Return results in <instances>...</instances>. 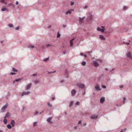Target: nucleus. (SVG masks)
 I'll return each instance as SVG.
<instances>
[{
  "instance_id": "1",
  "label": "nucleus",
  "mask_w": 132,
  "mask_h": 132,
  "mask_svg": "<svg viewBox=\"0 0 132 132\" xmlns=\"http://www.w3.org/2000/svg\"><path fill=\"white\" fill-rule=\"evenodd\" d=\"M8 103H6V104L2 108L1 110V112L2 113L4 112L5 111L6 109L8 107Z\"/></svg>"
},
{
  "instance_id": "2",
  "label": "nucleus",
  "mask_w": 132,
  "mask_h": 132,
  "mask_svg": "<svg viewBox=\"0 0 132 132\" xmlns=\"http://www.w3.org/2000/svg\"><path fill=\"white\" fill-rule=\"evenodd\" d=\"M101 28L98 27L97 28V30L98 31H100L103 32L104 31V27L103 26L101 27Z\"/></svg>"
},
{
  "instance_id": "3",
  "label": "nucleus",
  "mask_w": 132,
  "mask_h": 132,
  "mask_svg": "<svg viewBox=\"0 0 132 132\" xmlns=\"http://www.w3.org/2000/svg\"><path fill=\"white\" fill-rule=\"evenodd\" d=\"M30 93V92L29 91H28L27 92H23L21 94V96H23L24 95H28Z\"/></svg>"
},
{
  "instance_id": "4",
  "label": "nucleus",
  "mask_w": 132,
  "mask_h": 132,
  "mask_svg": "<svg viewBox=\"0 0 132 132\" xmlns=\"http://www.w3.org/2000/svg\"><path fill=\"white\" fill-rule=\"evenodd\" d=\"M77 86L79 88H83L85 87V85L83 84H78Z\"/></svg>"
},
{
  "instance_id": "5",
  "label": "nucleus",
  "mask_w": 132,
  "mask_h": 132,
  "mask_svg": "<svg viewBox=\"0 0 132 132\" xmlns=\"http://www.w3.org/2000/svg\"><path fill=\"white\" fill-rule=\"evenodd\" d=\"M95 90L97 91H99L101 90L99 86L98 85L95 86Z\"/></svg>"
},
{
  "instance_id": "6",
  "label": "nucleus",
  "mask_w": 132,
  "mask_h": 132,
  "mask_svg": "<svg viewBox=\"0 0 132 132\" xmlns=\"http://www.w3.org/2000/svg\"><path fill=\"white\" fill-rule=\"evenodd\" d=\"M88 19L90 20H93V16L92 14L90 13H89L88 16Z\"/></svg>"
},
{
  "instance_id": "7",
  "label": "nucleus",
  "mask_w": 132,
  "mask_h": 132,
  "mask_svg": "<svg viewBox=\"0 0 132 132\" xmlns=\"http://www.w3.org/2000/svg\"><path fill=\"white\" fill-rule=\"evenodd\" d=\"M76 91L74 89H73L71 91V94L72 96H74L76 94Z\"/></svg>"
},
{
  "instance_id": "8",
  "label": "nucleus",
  "mask_w": 132,
  "mask_h": 132,
  "mask_svg": "<svg viewBox=\"0 0 132 132\" xmlns=\"http://www.w3.org/2000/svg\"><path fill=\"white\" fill-rule=\"evenodd\" d=\"M85 18V16H84L82 18L79 17V22H80L81 23L82 22L83 20Z\"/></svg>"
},
{
  "instance_id": "9",
  "label": "nucleus",
  "mask_w": 132,
  "mask_h": 132,
  "mask_svg": "<svg viewBox=\"0 0 132 132\" xmlns=\"http://www.w3.org/2000/svg\"><path fill=\"white\" fill-rule=\"evenodd\" d=\"M31 85L32 84H29V85H28L27 86V87L26 88L25 90H29L30 88Z\"/></svg>"
},
{
  "instance_id": "10",
  "label": "nucleus",
  "mask_w": 132,
  "mask_h": 132,
  "mask_svg": "<svg viewBox=\"0 0 132 132\" xmlns=\"http://www.w3.org/2000/svg\"><path fill=\"white\" fill-rule=\"evenodd\" d=\"M11 124L12 125V127H14L15 124V121L14 120H12L11 121Z\"/></svg>"
},
{
  "instance_id": "11",
  "label": "nucleus",
  "mask_w": 132,
  "mask_h": 132,
  "mask_svg": "<svg viewBox=\"0 0 132 132\" xmlns=\"http://www.w3.org/2000/svg\"><path fill=\"white\" fill-rule=\"evenodd\" d=\"M75 39L74 38H73L70 41V46H72L73 45V41Z\"/></svg>"
},
{
  "instance_id": "12",
  "label": "nucleus",
  "mask_w": 132,
  "mask_h": 132,
  "mask_svg": "<svg viewBox=\"0 0 132 132\" xmlns=\"http://www.w3.org/2000/svg\"><path fill=\"white\" fill-rule=\"evenodd\" d=\"M93 64L94 66L95 67H98L99 65L98 63L96 61L93 62Z\"/></svg>"
},
{
  "instance_id": "13",
  "label": "nucleus",
  "mask_w": 132,
  "mask_h": 132,
  "mask_svg": "<svg viewBox=\"0 0 132 132\" xmlns=\"http://www.w3.org/2000/svg\"><path fill=\"white\" fill-rule=\"evenodd\" d=\"M105 98L104 97H102L100 99V102L103 103L105 101Z\"/></svg>"
},
{
  "instance_id": "14",
  "label": "nucleus",
  "mask_w": 132,
  "mask_h": 132,
  "mask_svg": "<svg viewBox=\"0 0 132 132\" xmlns=\"http://www.w3.org/2000/svg\"><path fill=\"white\" fill-rule=\"evenodd\" d=\"M9 10V9H8L7 8H5V7H3L2 9H1V10L2 11H8Z\"/></svg>"
},
{
  "instance_id": "15",
  "label": "nucleus",
  "mask_w": 132,
  "mask_h": 132,
  "mask_svg": "<svg viewBox=\"0 0 132 132\" xmlns=\"http://www.w3.org/2000/svg\"><path fill=\"white\" fill-rule=\"evenodd\" d=\"M127 57L131 59H132L131 53L130 52H128L127 54Z\"/></svg>"
},
{
  "instance_id": "16",
  "label": "nucleus",
  "mask_w": 132,
  "mask_h": 132,
  "mask_svg": "<svg viewBox=\"0 0 132 132\" xmlns=\"http://www.w3.org/2000/svg\"><path fill=\"white\" fill-rule=\"evenodd\" d=\"M99 37L102 40H103L105 39V38L102 35H99Z\"/></svg>"
},
{
  "instance_id": "17",
  "label": "nucleus",
  "mask_w": 132,
  "mask_h": 132,
  "mask_svg": "<svg viewBox=\"0 0 132 132\" xmlns=\"http://www.w3.org/2000/svg\"><path fill=\"white\" fill-rule=\"evenodd\" d=\"M98 117V116H92L90 118L91 119H94L95 118H97Z\"/></svg>"
},
{
  "instance_id": "18",
  "label": "nucleus",
  "mask_w": 132,
  "mask_h": 132,
  "mask_svg": "<svg viewBox=\"0 0 132 132\" xmlns=\"http://www.w3.org/2000/svg\"><path fill=\"white\" fill-rule=\"evenodd\" d=\"M126 98L125 97H124L123 98V104H125L126 103Z\"/></svg>"
},
{
  "instance_id": "19",
  "label": "nucleus",
  "mask_w": 132,
  "mask_h": 132,
  "mask_svg": "<svg viewBox=\"0 0 132 132\" xmlns=\"http://www.w3.org/2000/svg\"><path fill=\"white\" fill-rule=\"evenodd\" d=\"M71 13V12L70 11H68L65 13V14L68 15V14H70Z\"/></svg>"
},
{
  "instance_id": "20",
  "label": "nucleus",
  "mask_w": 132,
  "mask_h": 132,
  "mask_svg": "<svg viewBox=\"0 0 132 132\" xmlns=\"http://www.w3.org/2000/svg\"><path fill=\"white\" fill-rule=\"evenodd\" d=\"M52 119V118L51 117H49L47 118V121L49 122H50Z\"/></svg>"
},
{
  "instance_id": "21",
  "label": "nucleus",
  "mask_w": 132,
  "mask_h": 132,
  "mask_svg": "<svg viewBox=\"0 0 132 132\" xmlns=\"http://www.w3.org/2000/svg\"><path fill=\"white\" fill-rule=\"evenodd\" d=\"M12 71L14 72H18L17 70L14 68H12Z\"/></svg>"
},
{
  "instance_id": "22",
  "label": "nucleus",
  "mask_w": 132,
  "mask_h": 132,
  "mask_svg": "<svg viewBox=\"0 0 132 132\" xmlns=\"http://www.w3.org/2000/svg\"><path fill=\"white\" fill-rule=\"evenodd\" d=\"M65 74L67 76H68V71L67 70H66L65 71Z\"/></svg>"
},
{
  "instance_id": "23",
  "label": "nucleus",
  "mask_w": 132,
  "mask_h": 132,
  "mask_svg": "<svg viewBox=\"0 0 132 132\" xmlns=\"http://www.w3.org/2000/svg\"><path fill=\"white\" fill-rule=\"evenodd\" d=\"M7 127L8 129H10L12 128V127L10 124H8L7 125Z\"/></svg>"
},
{
  "instance_id": "24",
  "label": "nucleus",
  "mask_w": 132,
  "mask_h": 132,
  "mask_svg": "<svg viewBox=\"0 0 132 132\" xmlns=\"http://www.w3.org/2000/svg\"><path fill=\"white\" fill-rule=\"evenodd\" d=\"M5 116L7 117H10V113L9 112H7Z\"/></svg>"
},
{
  "instance_id": "25",
  "label": "nucleus",
  "mask_w": 132,
  "mask_h": 132,
  "mask_svg": "<svg viewBox=\"0 0 132 132\" xmlns=\"http://www.w3.org/2000/svg\"><path fill=\"white\" fill-rule=\"evenodd\" d=\"M86 62L85 61H83L81 63V65L82 66H85L86 64Z\"/></svg>"
},
{
  "instance_id": "26",
  "label": "nucleus",
  "mask_w": 132,
  "mask_h": 132,
  "mask_svg": "<svg viewBox=\"0 0 132 132\" xmlns=\"http://www.w3.org/2000/svg\"><path fill=\"white\" fill-rule=\"evenodd\" d=\"M3 121L5 124L7 123V121L6 119H4Z\"/></svg>"
},
{
  "instance_id": "27",
  "label": "nucleus",
  "mask_w": 132,
  "mask_h": 132,
  "mask_svg": "<svg viewBox=\"0 0 132 132\" xmlns=\"http://www.w3.org/2000/svg\"><path fill=\"white\" fill-rule=\"evenodd\" d=\"M28 47L29 48H35V47L33 45H30L28 46Z\"/></svg>"
},
{
  "instance_id": "28",
  "label": "nucleus",
  "mask_w": 132,
  "mask_h": 132,
  "mask_svg": "<svg viewBox=\"0 0 132 132\" xmlns=\"http://www.w3.org/2000/svg\"><path fill=\"white\" fill-rule=\"evenodd\" d=\"M80 55L81 56H84L86 58L87 57V56L85 55H84L83 53H81L80 54Z\"/></svg>"
},
{
  "instance_id": "29",
  "label": "nucleus",
  "mask_w": 132,
  "mask_h": 132,
  "mask_svg": "<svg viewBox=\"0 0 132 132\" xmlns=\"http://www.w3.org/2000/svg\"><path fill=\"white\" fill-rule=\"evenodd\" d=\"M8 26L9 27H13V25L12 24L10 23L8 25Z\"/></svg>"
},
{
  "instance_id": "30",
  "label": "nucleus",
  "mask_w": 132,
  "mask_h": 132,
  "mask_svg": "<svg viewBox=\"0 0 132 132\" xmlns=\"http://www.w3.org/2000/svg\"><path fill=\"white\" fill-rule=\"evenodd\" d=\"M37 122H34L33 123V126L34 127H35V126H37Z\"/></svg>"
},
{
  "instance_id": "31",
  "label": "nucleus",
  "mask_w": 132,
  "mask_h": 132,
  "mask_svg": "<svg viewBox=\"0 0 132 132\" xmlns=\"http://www.w3.org/2000/svg\"><path fill=\"white\" fill-rule=\"evenodd\" d=\"M73 103V101H72L70 102V104L69 105L70 107H71L72 106Z\"/></svg>"
},
{
  "instance_id": "32",
  "label": "nucleus",
  "mask_w": 132,
  "mask_h": 132,
  "mask_svg": "<svg viewBox=\"0 0 132 132\" xmlns=\"http://www.w3.org/2000/svg\"><path fill=\"white\" fill-rule=\"evenodd\" d=\"M10 5L12 6L13 8H14V7H15V5L13 4H9V6H10Z\"/></svg>"
},
{
  "instance_id": "33",
  "label": "nucleus",
  "mask_w": 132,
  "mask_h": 132,
  "mask_svg": "<svg viewBox=\"0 0 132 132\" xmlns=\"http://www.w3.org/2000/svg\"><path fill=\"white\" fill-rule=\"evenodd\" d=\"M52 45L50 44H47L46 45V47H51L52 46Z\"/></svg>"
},
{
  "instance_id": "34",
  "label": "nucleus",
  "mask_w": 132,
  "mask_h": 132,
  "mask_svg": "<svg viewBox=\"0 0 132 132\" xmlns=\"http://www.w3.org/2000/svg\"><path fill=\"white\" fill-rule=\"evenodd\" d=\"M60 35L59 34V32H58L57 33V37H59L60 36Z\"/></svg>"
},
{
  "instance_id": "35",
  "label": "nucleus",
  "mask_w": 132,
  "mask_h": 132,
  "mask_svg": "<svg viewBox=\"0 0 132 132\" xmlns=\"http://www.w3.org/2000/svg\"><path fill=\"white\" fill-rule=\"evenodd\" d=\"M79 104H80L79 102V101H77L76 102L75 104H76V105H79Z\"/></svg>"
},
{
  "instance_id": "36",
  "label": "nucleus",
  "mask_w": 132,
  "mask_h": 132,
  "mask_svg": "<svg viewBox=\"0 0 132 132\" xmlns=\"http://www.w3.org/2000/svg\"><path fill=\"white\" fill-rule=\"evenodd\" d=\"M49 59V57H48L46 59H44L43 61H47L48 60V59Z\"/></svg>"
},
{
  "instance_id": "37",
  "label": "nucleus",
  "mask_w": 132,
  "mask_h": 132,
  "mask_svg": "<svg viewBox=\"0 0 132 132\" xmlns=\"http://www.w3.org/2000/svg\"><path fill=\"white\" fill-rule=\"evenodd\" d=\"M55 72V71H54V72H51V71H50V72H49V71H48V74H50V73H54Z\"/></svg>"
},
{
  "instance_id": "38",
  "label": "nucleus",
  "mask_w": 132,
  "mask_h": 132,
  "mask_svg": "<svg viewBox=\"0 0 132 132\" xmlns=\"http://www.w3.org/2000/svg\"><path fill=\"white\" fill-rule=\"evenodd\" d=\"M21 79V78H19L18 79H16L15 80V81L16 82L18 81H19Z\"/></svg>"
},
{
  "instance_id": "39",
  "label": "nucleus",
  "mask_w": 132,
  "mask_h": 132,
  "mask_svg": "<svg viewBox=\"0 0 132 132\" xmlns=\"http://www.w3.org/2000/svg\"><path fill=\"white\" fill-rule=\"evenodd\" d=\"M19 29V27L18 26L15 28V29L16 30H18Z\"/></svg>"
},
{
  "instance_id": "40",
  "label": "nucleus",
  "mask_w": 132,
  "mask_h": 132,
  "mask_svg": "<svg viewBox=\"0 0 132 132\" xmlns=\"http://www.w3.org/2000/svg\"><path fill=\"white\" fill-rule=\"evenodd\" d=\"M92 53V51H90V52H88L87 53H85V54H89V53Z\"/></svg>"
},
{
  "instance_id": "41",
  "label": "nucleus",
  "mask_w": 132,
  "mask_h": 132,
  "mask_svg": "<svg viewBox=\"0 0 132 132\" xmlns=\"http://www.w3.org/2000/svg\"><path fill=\"white\" fill-rule=\"evenodd\" d=\"M123 88V85H121L120 86V88L121 89Z\"/></svg>"
},
{
  "instance_id": "42",
  "label": "nucleus",
  "mask_w": 132,
  "mask_h": 132,
  "mask_svg": "<svg viewBox=\"0 0 132 132\" xmlns=\"http://www.w3.org/2000/svg\"><path fill=\"white\" fill-rule=\"evenodd\" d=\"M5 0H0V2L1 3H4V1Z\"/></svg>"
},
{
  "instance_id": "43",
  "label": "nucleus",
  "mask_w": 132,
  "mask_h": 132,
  "mask_svg": "<svg viewBox=\"0 0 132 132\" xmlns=\"http://www.w3.org/2000/svg\"><path fill=\"white\" fill-rule=\"evenodd\" d=\"M37 73H34L33 74V75H31V76H36L37 75Z\"/></svg>"
},
{
  "instance_id": "44",
  "label": "nucleus",
  "mask_w": 132,
  "mask_h": 132,
  "mask_svg": "<svg viewBox=\"0 0 132 132\" xmlns=\"http://www.w3.org/2000/svg\"><path fill=\"white\" fill-rule=\"evenodd\" d=\"M74 4V2H71V5H73Z\"/></svg>"
},
{
  "instance_id": "45",
  "label": "nucleus",
  "mask_w": 132,
  "mask_h": 132,
  "mask_svg": "<svg viewBox=\"0 0 132 132\" xmlns=\"http://www.w3.org/2000/svg\"><path fill=\"white\" fill-rule=\"evenodd\" d=\"M48 105L50 107H51V105L50 104V103L48 102Z\"/></svg>"
},
{
  "instance_id": "46",
  "label": "nucleus",
  "mask_w": 132,
  "mask_h": 132,
  "mask_svg": "<svg viewBox=\"0 0 132 132\" xmlns=\"http://www.w3.org/2000/svg\"><path fill=\"white\" fill-rule=\"evenodd\" d=\"M35 82L36 84H38L39 82L38 80L35 81Z\"/></svg>"
},
{
  "instance_id": "47",
  "label": "nucleus",
  "mask_w": 132,
  "mask_h": 132,
  "mask_svg": "<svg viewBox=\"0 0 132 132\" xmlns=\"http://www.w3.org/2000/svg\"><path fill=\"white\" fill-rule=\"evenodd\" d=\"M64 81L63 80H62L60 81V82L61 83H62V84L64 83Z\"/></svg>"
},
{
  "instance_id": "48",
  "label": "nucleus",
  "mask_w": 132,
  "mask_h": 132,
  "mask_svg": "<svg viewBox=\"0 0 132 132\" xmlns=\"http://www.w3.org/2000/svg\"><path fill=\"white\" fill-rule=\"evenodd\" d=\"M123 43L125 44H126V45H129V43H125L124 42H123Z\"/></svg>"
},
{
  "instance_id": "49",
  "label": "nucleus",
  "mask_w": 132,
  "mask_h": 132,
  "mask_svg": "<svg viewBox=\"0 0 132 132\" xmlns=\"http://www.w3.org/2000/svg\"><path fill=\"white\" fill-rule=\"evenodd\" d=\"M102 87L103 88H106V86L105 85H102Z\"/></svg>"
},
{
  "instance_id": "50",
  "label": "nucleus",
  "mask_w": 132,
  "mask_h": 132,
  "mask_svg": "<svg viewBox=\"0 0 132 132\" xmlns=\"http://www.w3.org/2000/svg\"><path fill=\"white\" fill-rule=\"evenodd\" d=\"M11 74L12 75H15L16 74V73H13V72H11Z\"/></svg>"
},
{
  "instance_id": "51",
  "label": "nucleus",
  "mask_w": 132,
  "mask_h": 132,
  "mask_svg": "<svg viewBox=\"0 0 132 132\" xmlns=\"http://www.w3.org/2000/svg\"><path fill=\"white\" fill-rule=\"evenodd\" d=\"M52 100L53 101L55 100V98L54 97H52Z\"/></svg>"
},
{
  "instance_id": "52",
  "label": "nucleus",
  "mask_w": 132,
  "mask_h": 132,
  "mask_svg": "<svg viewBox=\"0 0 132 132\" xmlns=\"http://www.w3.org/2000/svg\"><path fill=\"white\" fill-rule=\"evenodd\" d=\"M88 6L87 5H85V9H87V8Z\"/></svg>"
},
{
  "instance_id": "53",
  "label": "nucleus",
  "mask_w": 132,
  "mask_h": 132,
  "mask_svg": "<svg viewBox=\"0 0 132 132\" xmlns=\"http://www.w3.org/2000/svg\"><path fill=\"white\" fill-rule=\"evenodd\" d=\"M18 4H19V2H18L16 1V3H15L16 4V5H18Z\"/></svg>"
},
{
  "instance_id": "54",
  "label": "nucleus",
  "mask_w": 132,
  "mask_h": 132,
  "mask_svg": "<svg viewBox=\"0 0 132 132\" xmlns=\"http://www.w3.org/2000/svg\"><path fill=\"white\" fill-rule=\"evenodd\" d=\"M81 123V121H79L78 122V124H80Z\"/></svg>"
},
{
  "instance_id": "55",
  "label": "nucleus",
  "mask_w": 132,
  "mask_h": 132,
  "mask_svg": "<svg viewBox=\"0 0 132 132\" xmlns=\"http://www.w3.org/2000/svg\"><path fill=\"white\" fill-rule=\"evenodd\" d=\"M38 114V113L37 112V111H36V112L35 113V115H37V114Z\"/></svg>"
},
{
  "instance_id": "56",
  "label": "nucleus",
  "mask_w": 132,
  "mask_h": 132,
  "mask_svg": "<svg viewBox=\"0 0 132 132\" xmlns=\"http://www.w3.org/2000/svg\"><path fill=\"white\" fill-rule=\"evenodd\" d=\"M51 25H50V26H48L47 27L48 28H50L51 27Z\"/></svg>"
},
{
  "instance_id": "57",
  "label": "nucleus",
  "mask_w": 132,
  "mask_h": 132,
  "mask_svg": "<svg viewBox=\"0 0 132 132\" xmlns=\"http://www.w3.org/2000/svg\"><path fill=\"white\" fill-rule=\"evenodd\" d=\"M127 8V7L126 6H125L123 7V9H126Z\"/></svg>"
},
{
  "instance_id": "58",
  "label": "nucleus",
  "mask_w": 132,
  "mask_h": 132,
  "mask_svg": "<svg viewBox=\"0 0 132 132\" xmlns=\"http://www.w3.org/2000/svg\"><path fill=\"white\" fill-rule=\"evenodd\" d=\"M66 53H67V52H66V51H64L63 52V54H65Z\"/></svg>"
},
{
  "instance_id": "59",
  "label": "nucleus",
  "mask_w": 132,
  "mask_h": 132,
  "mask_svg": "<svg viewBox=\"0 0 132 132\" xmlns=\"http://www.w3.org/2000/svg\"><path fill=\"white\" fill-rule=\"evenodd\" d=\"M41 47L43 49H44V47L43 46H42Z\"/></svg>"
},
{
  "instance_id": "60",
  "label": "nucleus",
  "mask_w": 132,
  "mask_h": 132,
  "mask_svg": "<svg viewBox=\"0 0 132 132\" xmlns=\"http://www.w3.org/2000/svg\"><path fill=\"white\" fill-rule=\"evenodd\" d=\"M4 3L5 4V5H6L7 4V3L6 2H4Z\"/></svg>"
},
{
  "instance_id": "61",
  "label": "nucleus",
  "mask_w": 132,
  "mask_h": 132,
  "mask_svg": "<svg viewBox=\"0 0 132 132\" xmlns=\"http://www.w3.org/2000/svg\"><path fill=\"white\" fill-rule=\"evenodd\" d=\"M126 128H125L123 130L124 131H125L126 130Z\"/></svg>"
},
{
  "instance_id": "62",
  "label": "nucleus",
  "mask_w": 132,
  "mask_h": 132,
  "mask_svg": "<svg viewBox=\"0 0 132 132\" xmlns=\"http://www.w3.org/2000/svg\"><path fill=\"white\" fill-rule=\"evenodd\" d=\"M6 117H6V116H5L4 117V119H6Z\"/></svg>"
},
{
  "instance_id": "63",
  "label": "nucleus",
  "mask_w": 132,
  "mask_h": 132,
  "mask_svg": "<svg viewBox=\"0 0 132 132\" xmlns=\"http://www.w3.org/2000/svg\"><path fill=\"white\" fill-rule=\"evenodd\" d=\"M114 70V69H113L112 70H110V71H112L113 70Z\"/></svg>"
},
{
  "instance_id": "64",
  "label": "nucleus",
  "mask_w": 132,
  "mask_h": 132,
  "mask_svg": "<svg viewBox=\"0 0 132 132\" xmlns=\"http://www.w3.org/2000/svg\"><path fill=\"white\" fill-rule=\"evenodd\" d=\"M105 70L106 71H107L108 70V69L106 68H105Z\"/></svg>"
}]
</instances>
